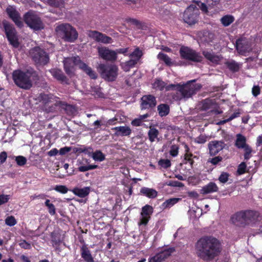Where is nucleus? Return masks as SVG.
I'll return each mask as SVG.
<instances>
[{"mask_svg":"<svg viewBox=\"0 0 262 262\" xmlns=\"http://www.w3.org/2000/svg\"><path fill=\"white\" fill-rule=\"evenodd\" d=\"M195 250L200 258L209 261L219 254L221 248L217 239L211 236H205L198 241L195 244Z\"/></svg>","mask_w":262,"mask_h":262,"instance_id":"1","label":"nucleus"},{"mask_svg":"<svg viewBox=\"0 0 262 262\" xmlns=\"http://www.w3.org/2000/svg\"><path fill=\"white\" fill-rule=\"evenodd\" d=\"M195 80L189 81L183 85L178 84H170L167 85L166 90L171 89L177 90L176 95L174 96L176 100H180L182 99H188L194 95L196 92L201 88L200 84H194Z\"/></svg>","mask_w":262,"mask_h":262,"instance_id":"2","label":"nucleus"},{"mask_svg":"<svg viewBox=\"0 0 262 262\" xmlns=\"http://www.w3.org/2000/svg\"><path fill=\"white\" fill-rule=\"evenodd\" d=\"M64 67L67 74L71 75L74 73V66H77L92 79H96L97 74L92 68L82 62L78 56L67 58L63 61Z\"/></svg>","mask_w":262,"mask_h":262,"instance_id":"3","label":"nucleus"},{"mask_svg":"<svg viewBox=\"0 0 262 262\" xmlns=\"http://www.w3.org/2000/svg\"><path fill=\"white\" fill-rule=\"evenodd\" d=\"M13 79L15 83L19 88L28 90L32 86L31 79V73L20 70H15L13 72Z\"/></svg>","mask_w":262,"mask_h":262,"instance_id":"4","label":"nucleus"},{"mask_svg":"<svg viewBox=\"0 0 262 262\" xmlns=\"http://www.w3.org/2000/svg\"><path fill=\"white\" fill-rule=\"evenodd\" d=\"M57 34L64 40L72 42L77 38L76 30L69 24H62L55 29Z\"/></svg>","mask_w":262,"mask_h":262,"instance_id":"5","label":"nucleus"},{"mask_svg":"<svg viewBox=\"0 0 262 262\" xmlns=\"http://www.w3.org/2000/svg\"><path fill=\"white\" fill-rule=\"evenodd\" d=\"M97 70L102 78L108 81L115 80L118 76V67L114 64L100 63Z\"/></svg>","mask_w":262,"mask_h":262,"instance_id":"6","label":"nucleus"},{"mask_svg":"<svg viewBox=\"0 0 262 262\" xmlns=\"http://www.w3.org/2000/svg\"><path fill=\"white\" fill-rule=\"evenodd\" d=\"M199 9L195 5H191L184 11L183 19L184 21L189 24H194L198 20Z\"/></svg>","mask_w":262,"mask_h":262,"instance_id":"7","label":"nucleus"},{"mask_svg":"<svg viewBox=\"0 0 262 262\" xmlns=\"http://www.w3.org/2000/svg\"><path fill=\"white\" fill-rule=\"evenodd\" d=\"M30 55L33 60L37 64H45L49 61L48 54L39 47H35L30 51Z\"/></svg>","mask_w":262,"mask_h":262,"instance_id":"8","label":"nucleus"},{"mask_svg":"<svg viewBox=\"0 0 262 262\" xmlns=\"http://www.w3.org/2000/svg\"><path fill=\"white\" fill-rule=\"evenodd\" d=\"M25 23L31 28L38 30L43 28V24L40 18L33 12H28L24 16Z\"/></svg>","mask_w":262,"mask_h":262,"instance_id":"9","label":"nucleus"},{"mask_svg":"<svg viewBox=\"0 0 262 262\" xmlns=\"http://www.w3.org/2000/svg\"><path fill=\"white\" fill-rule=\"evenodd\" d=\"M180 54L183 59L194 62H201L203 59L200 53L187 47H182Z\"/></svg>","mask_w":262,"mask_h":262,"instance_id":"10","label":"nucleus"},{"mask_svg":"<svg viewBox=\"0 0 262 262\" xmlns=\"http://www.w3.org/2000/svg\"><path fill=\"white\" fill-rule=\"evenodd\" d=\"M2 24L10 43L15 48L18 47L19 43L17 40L16 32L13 25L6 20L3 21Z\"/></svg>","mask_w":262,"mask_h":262,"instance_id":"11","label":"nucleus"},{"mask_svg":"<svg viewBox=\"0 0 262 262\" xmlns=\"http://www.w3.org/2000/svg\"><path fill=\"white\" fill-rule=\"evenodd\" d=\"M99 56L103 59L114 61L117 58V52L105 47H99L97 48Z\"/></svg>","mask_w":262,"mask_h":262,"instance_id":"12","label":"nucleus"},{"mask_svg":"<svg viewBox=\"0 0 262 262\" xmlns=\"http://www.w3.org/2000/svg\"><path fill=\"white\" fill-rule=\"evenodd\" d=\"M236 48L239 54L246 55L252 50L250 40L246 38H239L236 42Z\"/></svg>","mask_w":262,"mask_h":262,"instance_id":"13","label":"nucleus"},{"mask_svg":"<svg viewBox=\"0 0 262 262\" xmlns=\"http://www.w3.org/2000/svg\"><path fill=\"white\" fill-rule=\"evenodd\" d=\"M153 212V208L149 205H146L142 208V211L140 213V217L139 219V221L138 222V225L145 226L148 223L149 219H150V216Z\"/></svg>","mask_w":262,"mask_h":262,"instance_id":"14","label":"nucleus"},{"mask_svg":"<svg viewBox=\"0 0 262 262\" xmlns=\"http://www.w3.org/2000/svg\"><path fill=\"white\" fill-rule=\"evenodd\" d=\"M88 35L89 37L99 42L104 44H108L113 42V39L111 37L96 31H90Z\"/></svg>","mask_w":262,"mask_h":262,"instance_id":"15","label":"nucleus"},{"mask_svg":"<svg viewBox=\"0 0 262 262\" xmlns=\"http://www.w3.org/2000/svg\"><path fill=\"white\" fill-rule=\"evenodd\" d=\"M172 248H166L151 257L148 259V262H163L167 259L173 252Z\"/></svg>","mask_w":262,"mask_h":262,"instance_id":"16","label":"nucleus"},{"mask_svg":"<svg viewBox=\"0 0 262 262\" xmlns=\"http://www.w3.org/2000/svg\"><path fill=\"white\" fill-rule=\"evenodd\" d=\"M6 12L16 25L19 27H21L23 26L20 16L15 8L12 6H9L6 9Z\"/></svg>","mask_w":262,"mask_h":262,"instance_id":"17","label":"nucleus"},{"mask_svg":"<svg viewBox=\"0 0 262 262\" xmlns=\"http://www.w3.org/2000/svg\"><path fill=\"white\" fill-rule=\"evenodd\" d=\"M225 144L221 141H212L209 143L208 148L210 155L214 156L219 153L225 147Z\"/></svg>","mask_w":262,"mask_h":262,"instance_id":"18","label":"nucleus"},{"mask_svg":"<svg viewBox=\"0 0 262 262\" xmlns=\"http://www.w3.org/2000/svg\"><path fill=\"white\" fill-rule=\"evenodd\" d=\"M157 102L155 97L152 95H145L141 98V108L148 109L155 107Z\"/></svg>","mask_w":262,"mask_h":262,"instance_id":"19","label":"nucleus"},{"mask_svg":"<svg viewBox=\"0 0 262 262\" xmlns=\"http://www.w3.org/2000/svg\"><path fill=\"white\" fill-rule=\"evenodd\" d=\"M231 221L236 226L244 227L247 225L244 211L238 212L233 215L231 217Z\"/></svg>","mask_w":262,"mask_h":262,"instance_id":"20","label":"nucleus"},{"mask_svg":"<svg viewBox=\"0 0 262 262\" xmlns=\"http://www.w3.org/2000/svg\"><path fill=\"white\" fill-rule=\"evenodd\" d=\"M246 225H251L254 224L257 220L259 216L258 212L252 210L245 211Z\"/></svg>","mask_w":262,"mask_h":262,"instance_id":"21","label":"nucleus"},{"mask_svg":"<svg viewBox=\"0 0 262 262\" xmlns=\"http://www.w3.org/2000/svg\"><path fill=\"white\" fill-rule=\"evenodd\" d=\"M112 129L116 131L115 134L116 136H127L130 135L132 133L130 128L127 126L115 127Z\"/></svg>","mask_w":262,"mask_h":262,"instance_id":"22","label":"nucleus"},{"mask_svg":"<svg viewBox=\"0 0 262 262\" xmlns=\"http://www.w3.org/2000/svg\"><path fill=\"white\" fill-rule=\"evenodd\" d=\"M203 54L207 60L214 64H218L221 60L220 56L215 55L211 51H204Z\"/></svg>","mask_w":262,"mask_h":262,"instance_id":"23","label":"nucleus"},{"mask_svg":"<svg viewBox=\"0 0 262 262\" xmlns=\"http://www.w3.org/2000/svg\"><path fill=\"white\" fill-rule=\"evenodd\" d=\"M50 73L57 80L62 83H67L68 79L60 70L53 69L50 70Z\"/></svg>","mask_w":262,"mask_h":262,"instance_id":"24","label":"nucleus"},{"mask_svg":"<svg viewBox=\"0 0 262 262\" xmlns=\"http://www.w3.org/2000/svg\"><path fill=\"white\" fill-rule=\"evenodd\" d=\"M159 135V130L153 126H150L148 132V136L149 141L154 142L156 141H159L160 139L158 138Z\"/></svg>","mask_w":262,"mask_h":262,"instance_id":"25","label":"nucleus"},{"mask_svg":"<svg viewBox=\"0 0 262 262\" xmlns=\"http://www.w3.org/2000/svg\"><path fill=\"white\" fill-rule=\"evenodd\" d=\"M81 257L86 262L94 261L90 251L85 246H82L81 248Z\"/></svg>","mask_w":262,"mask_h":262,"instance_id":"26","label":"nucleus"},{"mask_svg":"<svg viewBox=\"0 0 262 262\" xmlns=\"http://www.w3.org/2000/svg\"><path fill=\"white\" fill-rule=\"evenodd\" d=\"M72 192L80 198H84L87 196L90 191L89 187H85L83 188H74L72 190Z\"/></svg>","mask_w":262,"mask_h":262,"instance_id":"27","label":"nucleus"},{"mask_svg":"<svg viewBox=\"0 0 262 262\" xmlns=\"http://www.w3.org/2000/svg\"><path fill=\"white\" fill-rule=\"evenodd\" d=\"M217 190L218 187L216 184L213 182H210L202 188L201 192L203 194H207L216 192Z\"/></svg>","mask_w":262,"mask_h":262,"instance_id":"28","label":"nucleus"},{"mask_svg":"<svg viewBox=\"0 0 262 262\" xmlns=\"http://www.w3.org/2000/svg\"><path fill=\"white\" fill-rule=\"evenodd\" d=\"M87 154L95 161L102 162L105 159V155L99 150H96L94 152H88Z\"/></svg>","mask_w":262,"mask_h":262,"instance_id":"29","label":"nucleus"},{"mask_svg":"<svg viewBox=\"0 0 262 262\" xmlns=\"http://www.w3.org/2000/svg\"><path fill=\"white\" fill-rule=\"evenodd\" d=\"M140 192L144 195L150 199L155 198L158 194V192L156 190L147 187H142L140 190Z\"/></svg>","mask_w":262,"mask_h":262,"instance_id":"30","label":"nucleus"},{"mask_svg":"<svg viewBox=\"0 0 262 262\" xmlns=\"http://www.w3.org/2000/svg\"><path fill=\"white\" fill-rule=\"evenodd\" d=\"M228 68L233 72H236L241 68L242 64L234 60H230L226 62Z\"/></svg>","mask_w":262,"mask_h":262,"instance_id":"31","label":"nucleus"},{"mask_svg":"<svg viewBox=\"0 0 262 262\" xmlns=\"http://www.w3.org/2000/svg\"><path fill=\"white\" fill-rule=\"evenodd\" d=\"M246 138L244 136L241 134H237L236 136L235 145L238 148H244L246 146H248V145L246 144Z\"/></svg>","mask_w":262,"mask_h":262,"instance_id":"32","label":"nucleus"},{"mask_svg":"<svg viewBox=\"0 0 262 262\" xmlns=\"http://www.w3.org/2000/svg\"><path fill=\"white\" fill-rule=\"evenodd\" d=\"M158 111L161 117L165 116L169 113V107L166 104H161L158 106Z\"/></svg>","mask_w":262,"mask_h":262,"instance_id":"33","label":"nucleus"},{"mask_svg":"<svg viewBox=\"0 0 262 262\" xmlns=\"http://www.w3.org/2000/svg\"><path fill=\"white\" fill-rule=\"evenodd\" d=\"M181 199L180 198H170L166 200L163 204L162 207L164 208H169L177 204Z\"/></svg>","mask_w":262,"mask_h":262,"instance_id":"34","label":"nucleus"},{"mask_svg":"<svg viewBox=\"0 0 262 262\" xmlns=\"http://www.w3.org/2000/svg\"><path fill=\"white\" fill-rule=\"evenodd\" d=\"M234 21V17L231 15H226L222 17L221 21L225 27L229 26Z\"/></svg>","mask_w":262,"mask_h":262,"instance_id":"35","label":"nucleus"},{"mask_svg":"<svg viewBox=\"0 0 262 262\" xmlns=\"http://www.w3.org/2000/svg\"><path fill=\"white\" fill-rule=\"evenodd\" d=\"M142 55V51L137 47L135 49L134 51L129 55V56L138 62Z\"/></svg>","mask_w":262,"mask_h":262,"instance_id":"36","label":"nucleus"},{"mask_svg":"<svg viewBox=\"0 0 262 262\" xmlns=\"http://www.w3.org/2000/svg\"><path fill=\"white\" fill-rule=\"evenodd\" d=\"M201 105L202 109L206 111L213 107V102L211 99H206L201 102Z\"/></svg>","mask_w":262,"mask_h":262,"instance_id":"37","label":"nucleus"},{"mask_svg":"<svg viewBox=\"0 0 262 262\" xmlns=\"http://www.w3.org/2000/svg\"><path fill=\"white\" fill-rule=\"evenodd\" d=\"M152 87L156 90H162L167 86H165V83L164 81L160 79H156L152 84Z\"/></svg>","mask_w":262,"mask_h":262,"instance_id":"38","label":"nucleus"},{"mask_svg":"<svg viewBox=\"0 0 262 262\" xmlns=\"http://www.w3.org/2000/svg\"><path fill=\"white\" fill-rule=\"evenodd\" d=\"M159 59L164 61L167 65H170L171 64V59L166 54L160 52L157 56Z\"/></svg>","mask_w":262,"mask_h":262,"instance_id":"39","label":"nucleus"},{"mask_svg":"<svg viewBox=\"0 0 262 262\" xmlns=\"http://www.w3.org/2000/svg\"><path fill=\"white\" fill-rule=\"evenodd\" d=\"M47 2L49 5L55 7L62 8L64 5L63 0H48Z\"/></svg>","mask_w":262,"mask_h":262,"instance_id":"40","label":"nucleus"},{"mask_svg":"<svg viewBox=\"0 0 262 262\" xmlns=\"http://www.w3.org/2000/svg\"><path fill=\"white\" fill-rule=\"evenodd\" d=\"M45 205L48 208V211L50 215H54L56 214V209L54 205L50 203V201L49 200H46L45 202Z\"/></svg>","mask_w":262,"mask_h":262,"instance_id":"41","label":"nucleus"},{"mask_svg":"<svg viewBox=\"0 0 262 262\" xmlns=\"http://www.w3.org/2000/svg\"><path fill=\"white\" fill-rule=\"evenodd\" d=\"M15 160L18 166H23L27 163V159L22 156L15 157Z\"/></svg>","mask_w":262,"mask_h":262,"instance_id":"42","label":"nucleus"},{"mask_svg":"<svg viewBox=\"0 0 262 262\" xmlns=\"http://www.w3.org/2000/svg\"><path fill=\"white\" fill-rule=\"evenodd\" d=\"M17 221L13 216H9L5 219V224L9 226H13L16 225Z\"/></svg>","mask_w":262,"mask_h":262,"instance_id":"43","label":"nucleus"},{"mask_svg":"<svg viewBox=\"0 0 262 262\" xmlns=\"http://www.w3.org/2000/svg\"><path fill=\"white\" fill-rule=\"evenodd\" d=\"M158 164L162 168H167L171 166V162L168 159H161L159 161Z\"/></svg>","mask_w":262,"mask_h":262,"instance_id":"44","label":"nucleus"},{"mask_svg":"<svg viewBox=\"0 0 262 262\" xmlns=\"http://www.w3.org/2000/svg\"><path fill=\"white\" fill-rule=\"evenodd\" d=\"M97 167L96 165H89L86 166H80L78 167V170L80 172H84L90 170L94 169Z\"/></svg>","mask_w":262,"mask_h":262,"instance_id":"45","label":"nucleus"},{"mask_svg":"<svg viewBox=\"0 0 262 262\" xmlns=\"http://www.w3.org/2000/svg\"><path fill=\"white\" fill-rule=\"evenodd\" d=\"M39 99L43 103H47L50 101L51 96L46 94H40Z\"/></svg>","mask_w":262,"mask_h":262,"instance_id":"46","label":"nucleus"},{"mask_svg":"<svg viewBox=\"0 0 262 262\" xmlns=\"http://www.w3.org/2000/svg\"><path fill=\"white\" fill-rule=\"evenodd\" d=\"M54 190L62 194L66 193L68 191V188L64 185H56Z\"/></svg>","mask_w":262,"mask_h":262,"instance_id":"47","label":"nucleus"},{"mask_svg":"<svg viewBox=\"0 0 262 262\" xmlns=\"http://www.w3.org/2000/svg\"><path fill=\"white\" fill-rule=\"evenodd\" d=\"M245 154H244V158L245 160H248L251 157V153L252 152V149L249 146H246L245 148H244Z\"/></svg>","mask_w":262,"mask_h":262,"instance_id":"48","label":"nucleus"},{"mask_svg":"<svg viewBox=\"0 0 262 262\" xmlns=\"http://www.w3.org/2000/svg\"><path fill=\"white\" fill-rule=\"evenodd\" d=\"M167 185L170 186L182 187L184 186V184L177 181H169L167 182Z\"/></svg>","mask_w":262,"mask_h":262,"instance_id":"49","label":"nucleus"},{"mask_svg":"<svg viewBox=\"0 0 262 262\" xmlns=\"http://www.w3.org/2000/svg\"><path fill=\"white\" fill-rule=\"evenodd\" d=\"M229 174L227 172H222L219 178V181L222 183H225L228 180Z\"/></svg>","mask_w":262,"mask_h":262,"instance_id":"50","label":"nucleus"},{"mask_svg":"<svg viewBox=\"0 0 262 262\" xmlns=\"http://www.w3.org/2000/svg\"><path fill=\"white\" fill-rule=\"evenodd\" d=\"M179 147L176 145H172L170 149V154L172 157H176L178 154Z\"/></svg>","mask_w":262,"mask_h":262,"instance_id":"51","label":"nucleus"},{"mask_svg":"<svg viewBox=\"0 0 262 262\" xmlns=\"http://www.w3.org/2000/svg\"><path fill=\"white\" fill-rule=\"evenodd\" d=\"M19 246L24 249H30L31 244L27 242L25 240H21L19 243Z\"/></svg>","mask_w":262,"mask_h":262,"instance_id":"52","label":"nucleus"},{"mask_svg":"<svg viewBox=\"0 0 262 262\" xmlns=\"http://www.w3.org/2000/svg\"><path fill=\"white\" fill-rule=\"evenodd\" d=\"M239 116V112H234L233 114H232L229 118H228L227 119H225L223 121H222L220 122V124H224L226 122H229L230 121H231L233 119L237 118Z\"/></svg>","mask_w":262,"mask_h":262,"instance_id":"53","label":"nucleus"},{"mask_svg":"<svg viewBox=\"0 0 262 262\" xmlns=\"http://www.w3.org/2000/svg\"><path fill=\"white\" fill-rule=\"evenodd\" d=\"M246 167L247 166L245 162L241 163L238 167L237 172L239 174L244 173L246 172Z\"/></svg>","mask_w":262,"mask_h":262,"instance_id":"54","label":"nucleus"},{"mask_svg":"<svg viewBox=\"0 0 262 262\" xmlns=\"http://www.w3.org/2000/svg\"><path fill=\"white\" fill-rule=\"evenodd\" d=\"M9 199V195L0 194V206L7 203Z\"/></svg>","mask_w":262,"mask_h":262,"instance_id":"55","label":"nucleus"},{"mask_svg":"<svg viewBox=\"0 0 262 262\" xmlns=\"http://www.w3.org/2000/svg\"><path fill=\"white\" fill-rule=\"evenodd\" d=\"M72 148L71 147H64L61 148L59 150V154L60 155H64L68 152H70Z\"/></svg>","mask_w":262,"mask_h":262,"instance_id":"56","label":"nucleus"},{"mask_svg":"<svg viewBox=\"0 0 262 262\" xmlns=\"http://www.w3.org/2000/svg\"><path fill=\"white\" fill-rule=\"evenodd\" d=\"M195 142L199 144H203L206 142V138L204 136L201 135L195 139Z\"/></svg>","mask_w":262,"mask_h":262,"instance_id":"57","label":"nucleus"},{"mask_svg":"<svg viewBox=\"0 0 262 262\" xmlns=\"http://www.w3.org/2000/svg\"><path fill=\"white\" fill-rule=\"evenodd\" d=\"M222 160V158L221 157L217 156L210 159L209 162L213 165H216Z\"/></svg>","mask_w":262,"mask_h":262,"instance_id":"58","label":"nucleus"},{"mask_svg":"<svg viewBox=\"0 0 262 262\" xmlns=\"http://www.w3.org/2000/svg\"><path fill=\"white\" fill-rule=\"evenodd\" d=\"M252 94L256 97L260 93V88L258 86H254L252 90Z\"/></svg>","mask_w":262,"mask_h":262,"instance_id":"59","label":"nucleus"},{"mask_svg":"<svg viewBox=\"0 0 262 262\" xmlns=\"http://www.w3.org/2000/svg\"><path fill=\"white\" fill-rule=\"evenodd\" d=\"M125 65L128 66L130 68L134 67L137 62L134 59H131L125 62Z\"/></svg>","mask_w":262,"mask_h":262,"instance_id":"60","label":"nucleus"},{"mask_svg":"<svg viewBox=\"0 0 262 262\" xmlns=\"http://www.w3.org/2000/svg\"><path fill=\"white\" fill-rule=\"evenodd\" d=\"M7 158V154L6 151H3L0 153V162L1 163L5 162Z\"/></svg>","mask_w":262,"mask_h":262,"instance_id":"61","label":"nucleus"},{"mask_svg":"<svg viewBox=\"0 0 262 262\" xmlns=\"http://www.w3.org/2000/svg\"><path fill=\"white\" fill-rule=\"evenodd\" d=\"M59 153V150L56 148H53L48 152V155L50 157L55 156Z\"/></svg>","mask_w":262,"mask_h":262,"instance_id":"62","label":"nucleus"},{"mask_svg":"<svg viewBox=\"0 0 262 262\" xmlns=\"http://www.w3.org/2000/svg\"><path fill=\"white\" fill-rule=\"evenodd\" d=\"M220 0H206V3L210 6H213L219 4Z\"/></svg>","mask_w":262,"mask_h":262,"instance_id":"63","label":"nucleus"},{"mask_svg":"<svg viewBox=\"0 0 262 262\" xmlns=\"http://www.w3.org/2000/svg\"><path fill=\"white\" fill-rule=\"evenodd\" d=\"M142 122V121L141 120V119L139 118L133 120L132 121V124L135 126H139L141 125Z\"/></svg>","mask_w":262,"mask_h":262,"instance_id":"64","label":"nucleus"}]
</instances>
